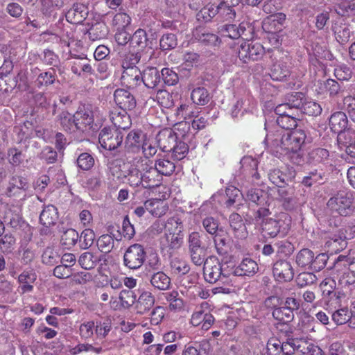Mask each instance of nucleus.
<instances>
[{
    "instance_id": "nucleus-1",
    "label": "nucleus",
    "mask_w": 355,
    "mask_h": 355,
    "mask_svg": "<svg viewBox=\"0 0 355 355\" xmlns=\"http://www.w3.org/2000/svg\"><path fill=\"white\" fill-rule=\"evenodd\" d=\"M352 202L353 196L352 193L340 191L329 199L327 206L332 213L347 216L353 212Z\"/></svg>"
},
{
    "instance_id": "nucleus-2",
    "label": "nucleus",
    "mask_w": 355,
    "mask_h": 355,
    "mask_svg": "<svg viewBox=\"0 0 355 355\" xmlns=\"http://www.w3.org/2000/svg\"><path fill=\"white\" fill-rule=\"evenodd\" d=\"M203 275L207 282L214 284L228 277L230 275V272L223 268L216 257L209 256L203 264Z\"/></svg>"
},
{
    "instance_id": "nucleus-3",
    "label": "nucleus",
    "mask_w": 355,
    "mask_h": 355,
    "mask_svg": "<svg viewBox=\"0 0 355 355\" xmlns=\"http://www.w3.org/2000/svg\"><path fill=\"white\" fill-rule=\"evenodd\" d=\"M146 252L144 246L139 243L130 245L123 254V265L130 270H137L144 264Z\"/></svg>"
},
{
    "instance_id": "nucleus-4",
    "label": "nucleus",
    "mask_w": 355,
    "mask_h": 355,
    "mask_svg": "<svg viewBox=\"0 0 355 355\" xmlns=\"http://www.w3.org/2000/svg\"><path fill=\"white\" fill-rule=\"evenodd\" d=\"M123 135L121 130L105 127L98 134V141L105 150H114L122 145Z\"/></svg>"
},
{
    "instance_id": "nucleus-5",
    "label": "nucleus",
    "mask_w": 355,
    "mask_h": 355,
    "mask_svg": "<svg viewBox=\"0 0 355 355\" xmlns=\"http://www.w3.org/2000/svg\"><path fill=\"white\" fill-rule=\"evenodd\" d=\"M265 53L263 46L259 43L243 42L239 46L238 56L244 63L250 60L257 61L262 58Z\"/></svg>"
},
{
    "instance_id": "nucleus-6",
    "label": "nucleus",
    "mask_w": 355,
    "mask_h": 355,
    "mask_svg": "<svg viewBox=\"0 0 355 355\" xmlns=\"http://www.w3.org/2000/svg\"><path fill=\"white\" fill-rule=\"evenodd\" d=\"M306 138V135L303 130L295 129L285 131L284 139H283V151L287 154L290 151L301 150Z\"/></svg>"
},
{
    "instance_id": "nucleus-7",
    "label": "nucleus",
    "mask_w": 355,
    "mask_h": 355,
    "mask_svg": "<svg viewBox=\"0 0 355 355\" xmlns=\"http://www.w3.org/2000/svg\"><path fill=\"white\" fill-rule=\"evenodd\" d=\"M75 121L76 130L82 132L89 130L94 123V115L92 110L88 105H83L78 107L73 114Z\"/></svg>"
},
{
    "instance_id": "nucleus-8",
    "label": "nucleus",
    "mask_w": 355,
    "mask_h": 355,
    "mask_svg": "<svg viewBox=\"0 0 355 355\" xmlns=\"http://www.w3.org/2000/svg\"><path fill=\"white\" fill-rule=\"evenodd\" d=\"M141 167L143 182L142 188L152 189L157 187L161 184L162 178L151 164L146 162L142 164Z\"/></svg>"
},
{
    "instance_id": "nucleus-9",
    "label": "nucleus",
    "mask_w": 355,
    "mask_h": 355,
    "mask_svg": "<svg viewBox=\"0 0 355 355\" xmlns=\"http://www.w3.org/2000/svg\"><path fill=\"white\" fill-rule=\"evenodd\" d=\"M351 263L350 258L344 255L338 256L334 262V270L339 272L344 270L342 279H340L339 281L345 285H351L355 282V273L354 271L349 270Z\"/></svg>"
},
{
    "instance_id": "nucleus-10",
    "label": "nucleus",
    "mask_w": 355,
    "mask_h": 355,
    "mask_svg": "<svg viewBox=\"0 0 355 355\" xmlns=\"http://www.w3.org/2000/svg\"><path fill=\"white\" fill-rule=\"evenodd\" d=\"M272 273L279 282H290L294 277V270L291 262L284 259L274 263Z\"/></svg>"
},
{
    "instance_id": "nucleus-11",
    "label": "nucleus",
    "mask_w": 355,
    "mask_h": 355,
    "mask_svg": "<svg viewBox=\"0 0 355 355\" xmlns=\"http://www.w3.org/2000/svg\"><path fill=\"white\" fill-rule=\"evenodd\" d=\"M114 98L116 104L121 110L131 111L137 105L135 96L130 92L124 89H116L114 93Z\"/></svg>"
},
{
    "instance_id": "nucleus-12",
    "label": "nucleus",
    "mask_w": 355,
    "mask_h": 355,
    "mask_svg": "<svg viewBox=\"0 0 355 355\" xmlns=\"http://www.w3.org/2000/svg\"><path fill=\"white\" fill-rule=\"evenodd\" d=\"M29 187L26 178L20 175H13L10 178L6 194L9 197L25 196V191Z\"/></svg>"
},
{
    "instance_id": "nucleus-13",
    "label": "nucleus",
    "mask_w": 355,
    "mask_h": 355,
    "mask_svg": "<svg viewBox=\"0 0 355 355\" xmlns=\"http://www.w3.org/2000/svg\"><path fill=\"white\" fill-rule=\"evenodd\" d=\"M286 16L284 13L277 12L268 16L263 21L262 28L269 33L279 32L284 27Z\"/></svg>"
},
{
    "instance_id": "nucleus-14",
    "label": "nucleus",
    "mask_w": 355,
    "mask_h": 355,
    "mask_svg": "<svg viewBox=\"0 0 355 355\" xmlns=\"http://www.w3.org/2000/svg\"><path fill=\"white\" fill-rule=\"evenodd\" d=\"M156 140L162 151L170 152L174 148V144L178 140V136L172 129L166 128L158 132Z\"/></svg>"
},
{
    "instance_id": "nucleus-15",
    "label": "nucleus",
    "mask_w": 355,
    "mask_h": 355,
    "mask_svg": "<svg viewBox=\"0 0 355 355\" xmlns=\"http://www.w3.org/2000/svg\"><path fill=\"white\" fill-rule=\"evenodd\" d=\"M288 172H284L279 168L270 170L268 177L270 181L277 187L287 184L295 176V171L291 168H287Z\"/></svg>"
},
{
    "instance_id": "nucleus-16",
    "label": "nucleus",
    "mask_w": 355,
    "mask_h": 355,
    "mask_svg": "<svg viewBox=\"0 0 355 355\" xmlns=\"http://www.w3.org/2000/svg\"><path fill=\"white\" fill-rule=\"evenodd\" d=\"M155 302V296L150 291H143L135 304L136 313L139 315H144L148 313L153 307Z\"/></svg>"
},
{
    "instance_id": "nucleus-17",
    "label": "nucleus",
    "mask_w": 355,
    "mask_h": 355,
    "mask_svg": "<svg viewBox=\"0 0 355 355\" xmlns=\"http://www.w3.org/2000/svg\"><path fill=\"white\" fill-rule=\"evenodd\" d=\"M142 73L138 67L123 68L121 81L129 89H135L141 83Z\"/></svg>"
},
{
    "instance_id": "nucleus-18",
    "label": "nucleus",
    "mask_w": 355,
    "mask_h": 355,
    "mask_svg": "<svg viewBox=\"0 0 355 355\" xmlns=\"http://www.w3.org/2000/svg\"><path fill=\"white\" fill-rule=\"evenodd\" d=\"M285 222L282 218H266L262 221V231L264 236L270 238L276 237L278 234L285 230Z\"/></svg>"
},
{
    "instance_id": "nucleus-19",
    "label": "nucleus",
    "mask_w": 355,
    "mask_h": 355,
    "mask_svg": "<svg viewBox=\"0 0 355 355\" xmlns=\"http://www.w3.org/2000/svg\"><path fill=\"white\" fill-rule=\"evenodd\" d=\"M347 236L343 230H339L325 243V247L331 253H338L345 249L347 245Z\"/></svg>"
},
{
    "instance_id": "nucleus-20",
    "label": "nucleus",
    "mask_w": 355,
    "mask_h": 355,
    "mask_svg": "<svg viewBox=\"0 0 355 355\" xmlns=\"http://www.w3.org/2000/svg\"><path fill=\"white\" fill-rule=\"evenodd\" d=\"M144 142V135L141 132L134 130L128 134L124 142V147L128 153H137L140 151Z\"/></svg>"
},
{
    "instance_id": "nucleus-21",
    "label": "nucleus",
    "mask_w": 355,
    "mask_h": 355,
    "mask_svg": "<svg viewBox=\"0 0 355 355\" xmlns=\"http://www.w3.org/2000/svg\"><path fill=\"white\" fill-rule=\"evenodd\" d=\"M87 7L81 3H75L66 13V19L71 24H77L83 22L87 17Z\"/></svg>"
},
{
    "instance_id": "nucleus-22",
    "label": "nucleus",
    "mask_w": 355,
    "mask_h": 355,
    "mask_svg": "<svg viewBox=\"0 0 355 355\" xmlns=\"http://www.w3.org/2000/svg\"><path fill=\"white\" fill-rule=\"evenodd\" d=\"M141 83L148 89L156 90L161 83V74L155 67L146 69L141 76Z\"/></svg>"
},
{
    "instance_id": "nucleus-23",
    "label": "nucleus",
    "mask_w": 355,
    "mask_h": 355,
    "mask_svg": "<svg viewBox=\"0 0 355 355\" xmlns=\"http://www.w3.org/2000/svg\"><path fill=\"white\" fill-rule=\"evenodd\" d=\"M71 69L73 73L78 76L87 74L94 75L95 72V69L90 63V61L85 57H76L73 61Z\"/></svg>"
},
{
    "instance_id": "nucleus-24",
    "label": "nucleus",
    "mask_w": 355,
    "mask_h": 355,
    "mask_svg": "<svg viewBox=\"0 0 355 355\" xmlns=\"http://www.w3.org/2000/svg\"><path fill=\"white\" fill-rule=\"evenodd\" d=\"M110 119L115 127V129L126 130L132 124L131 119L127 111L114 110L110 113Z\"/></svg>"
},
{
    "instance_id": "nucleus-25",
    "label": "nucleus",
    "mask_w": 355,
    "mask_h": 355,
    "mask_svg": "<svg viewBox=\"0 0 355 355\" xmlns=\"http://www.w3.org/2000/svg\"><path fill=\"white\" fill-rule=\"evenodd\" d=\"M259 271L257 263L251 258H244L240 264L234 269L235 276H253Z\"/></svg>"
},
{
    "instance_id": "nucleus-26",
    "label": "nucleus",
    "mask_w": 355,
    "mask_h": 355,
    "mask_svg": "<svg viewBox=\"0 0 355 355\" xmlns=\"http://www.w3.org/2000/svg\"><path fill=\"white\" fill-rule=\"evenodd\" d=\"M278 199L282 202V205L286 210H291L295 205L294 189L293 187L284 186L277 187Z\"/></svg>"
},
{
    "instance_id": "nucleus-27",
    "label": "nucleus",
    "mask_w": 355,
    "mask_h": 355,
    "mask_svg": "<svg viewBox=\"0 0 355 355\" xmlns=\"http://www.w3.org/2000/svg\"><path fill=\"white\" fill-rule=\"evenodd\" d=\"M58 220V209L52 205L45 206L40 215V222L42 225L53 226Z\"/></svg>"
},
{
    "instance_id": "nucleus-28",
    "label": "nucleus",
    "mask_w": 355,
    "mask_h": 355,
    "mask_svg": "<svg viewBox=\"0 0 355 355\" xmlns=\"http://www.w3.org/2000/svg\"><path fill=\"white\" fill-rule=\"evenodd\" d=\"M348 120L346 114L343 112H336L332 114L329 119V126L335 133H339L346 129Z\"/></svg>"
},
{
    "instance_id": "nucleus-29",
    "label": "nucleus",
    "mask_w": 355,
    "mask_h": 355,
    "mask_svg": "<svg viewBox=\"0 0 355 355\" xmlns=\"http://www.w3.org/2000/svg\"><path fill=\"white\" fill-rule=\"evenodd\" d=\"M150 282L153 287L159 291L168 290L171 285V278L162 271L153 273Z\"/></svg>"
},
{
    "instance_id": "nucleus-30",
    "label": "nucleus",
    "mask_w": 355,
    "mask_h": 355,
    "mask_svg": "<svg viewBox=\"0 0 355 355\" xmlns=\"http://www.w3.org/2000/svg\"><path fill=\"white\" fill-rule=\"evenodd\" d=\"M148 41L146 32L144 29L139 28L131 37L130 49L143 52L147 46Z\"/></svg>"
},
{
    "instance_id": "nucleus-31",
    "label": "nucleus",
    "mask_w": 355,
    "mask_h": 355,
    "mask_svg": "<svg viewBox=\"0 0 355 355\" xmlns=\"http://www.w3.org/2000/svg\"><path fill=\"white\" fill-rule=\"evenodd\" d=\"M325 173L322 171L315 169L304 176L301 180V184L306 187H311L316 184H322L326 180Z\"/></svg>"
},
{
    "instance_id": "nucleus-32",
    "label": "nucleus",
    "mask_w": 355,
    "mask_h": 355,
    "mask_svg": "<svg viewBox=\"0 0 355 355\" xmlns=\"http://www.w3.org/2000/svg\"><path fill=\"white\" fill-rule=\"evenodd\" d=\"M229 223L236 237L245 238L246 235L245 225L241 215L237 213L231 214L229 217Z\"/></svg>"
},
{
    "instance_id": "nucleus-33",
    "label": "nucleus",
    "mask_w": 355,
    "mask_h": 355,
    "mask_svg": "<svg viewBox=\"0 0 355 355\" xmlns=\"http://www.w3.org/2000/svg\"><path fill=\"white\" fill-rule=\"evenodd\" d=\"M188 243L189 250L204 248H208L210 240L204 233L200 234L197 232H193L189 236Z\"/></svg>"
},
{
    "instance_id": "nucleus-34",
    "label": "nucleus",
    "mask_w": 355,
    "mask_h": 355,
    "mask_svg": "<svg viewBox=\"0 0 355 355\" xmlns=\"http://www.w3.org/2000/svg\"><path fill=\"white\" fill-rule=\"evenodd\" d=\"M102 257V255H97L91 252H85L79 257L78 263L83 269L91 270L96 267L97 263L101 261Z\"/></svg>"
},
{
    "instance_id": "nucleus-35",
    "label": "nucleus",
    "mask_w": 355,
    "mask_h": 355,
    "mask_svg": "<svg viewBox=\"0 0 355 355\" xmlns=\"http://www.w3.org/2000/svg\"><path fill=\"white\" fill-rule=\"evenodd\" d=\"M127 183L132 187H142L141 168L139 169L137 166L131 164L126 170L125 177Z\"/></svg>"
},
{
    "instance_id": "nucleus-36",
    "label": "nucleus",
    "mask_w": 355,
    "mask_h": 355,
    "mask_svg": "<svg viewBox=\"0 0 355 355\" xmlns=\"http://www.w3.org/2000/svg\"><path fill=\"white\" fill-rule=\"evenodd\" d=\"M290 70L285 62H277L272 65L270 76L273 80L283 81L289 76Z\"/></svg>"
},
{
    "instance_id": "nucleus-37",
    "label": "nucleus",
    "mask_w": 355,
    "mask_h": 355,
    "mask_svg": "<svg viewBox=\"0 0 355 355\" xmlns=\"http://www.w3.org/2000/svg\"><path fill=\"white\" fill-rule=\"evenodd\" d=\"M313 252L308 248H303L300 250L295 257L296 264L300 268L311 270V266L313 260Z\"/></svg>"
},
{
    "instance_id": "nucleus-38",
    "label": "nucleus",
    "mask_w": 355,
    "mask_h": 355,
    "mask_svg": "<svg viewBox=\"0 0 355 355\" xmlns=\"http://www.w3.org/2000/svg\"><path fill=\"white\" fill-rule=\"evenodd\" d=\"M87 33L91 40H98L106 37L108 33V28L103 22H96L92 25Z\"/></svg>"
},
{
    "instance_id": "nucleus-39",
    "label": "nucleus",
    "mask_w": 355,
    "mask_h": 355,
    "mask_svg": "<svg viewBox=\"0 0 355 355\" xmlns=\"http://www.w3.org/2000/svg\"><path fill=\"white\" fill-rule=\"evenodd\" d=\"M329 151L324 148H315L311 150L307 155V162L313 165L324 163L328 160Z\"/></svg>"
},
{
    "instance_id": "nucleus-40",
    "label": "nucleus",
    "mask_w": 355,
    "mask_h": 355,
    "mask_svg": "<svg viewBox=\"0 0 355 355\" xmlns=\"http://www.w3.org/2000/svg\"><path fill=\"white\" fill-rule=\"evenodd\" d=\"M191 98L193 102L198 105H207L211 98L208 90L202 87L193 89L191 94Z\"/></svg>"
},
{
    "instance_id": "nucleus-41",
    "label": "nucleus",
    "mask_w": 355,
    "mask_h": 355,
    "mask_svg": "<svg viewBox=\"0 0 355 355\" xmlns=\"http://www.w3.org/2000/svg\"><path fill=\"white\" fill-rule=\"evenodd\" d=\"M57 118L58 122L66 132H73L76 130L74 118L69 112L65 110L61 112Z\"/></svg>"
},
{
    "instance_id": "nucleus-42",
    "label": "nucleus",
    "mask_w": 355,
    "mask_h": 355,
    "mask_svg": "<svg viewBox=\"0 0 355 355\" xmlns=\"http://www.w3.org/2000/svg\"><path fill=\"white\" fill-rule=\"evenodd\" d=\"M217 7L215 4H208L202 8L196 15V19L199 21L208 22L214 17L217 21Z\"/></svg>"
},
{
    "instance_id": "nucleus-43",
    "label": "nucleus",
    "mask_w": 355,
    "mask_h": 355,
    "mask_svg": "<svg viewBox=\"0 0 355 355\" xmlns=\"http://www.w3.org/2000/svg\"><path fill=\"white\" fill-rule=\"evenodd\" d=\"M221 31L225 36L235 40L244 35L245 26L243 24H240L239 26L236 24H225L222 27Z\"/></svg>"
},
{
    "instance_id": "nucleus-44",
    "label": "nucleus",
    "mask_w": 355,
    "mask_h": 355,
    "mask_svg": "<svg viewBox=\"0 0 355 355\" xmlns=\"http://www.w3.org/2000/svg\"><path fill=\"white\" fill-rule=\"evenodd\" d=\"M225 193L227 198L225 202L226 206L227 207L234 206L239 209L242 200V193L240 190L234 187H230L226 189Z\"/></svg>"
},
{
    "instance_id": "nucleus-45",
    "label": "nucleus",
    "mask_w": 355,
    "mask_h": 355,
    "mask_svg": "<svg viewBox=\"0 0 355 355\" xmlns=\"http://www.w3.org/2000/svg\"><path fill=\"white\" fill-rule=\"evenodd\" d=\"M80 239L78 232L74 229L65 230L61 236L60 244L67 249L73 247Z\"/></svg>"
},
{
    "instance_id": "nucleus-46",
    "label": "nucleus",
    "mask_w": 355,
    "mask_h": 355,
    "mask_svg": "<svg viewBox=\"0 0 355 355\" xmlns=\"http://www.w3.org/2000/svg\"><path fill=\"white\" fill-rule=\"evenodd\" d=\"M217 7V21H232L236 17V6L228 5H216Z\"/></svg>"
},
{
    "instance_id": "nucleus-47",
    "label": "nucleus",
    "mask_w": 355,
    "mask_h": 355,
    "mask_svg": "<svg viewBox=\"0 0 355 355\" xmlns=\"http://www.w3.org/2000/svg\"><path fill=\"white\" fill-rule=\"evenodd\" d=\"M353 315L355 316V310L349 311L347 308L344 307L335 311L331 317L336 324L341 325L349 322Z\"/></svg>"
},
{
    "instance_id": "nucleus-48",
    "label": "nucleus",
    "mask_w": 355,
    "mask_h": 355,
    "mask_svg": "<svg viewBox=\"0 0 355 355\" xmlns=\"http://www.w3.org/2000/svg\"><path fill=\"white\" fill-rule=\"evenodd\" d=\"M272 317L275 320L281 323H288L294 318V314L289 309L284 306L275 308L272 312Z\"/></svg>"
},
{
    "instance_id": "nucleus-49",
    "label": "nucleus",
    "mask_w": 355,
    "mask_h": 355,
    "mask_svg": "<svg viewBox=\"0 0 355 355\" xmlns=\"http://www.w3.org/2000/svg\"><path fill=\"white\" fill-rule=\"evenodd\" d=\"M305 96L302 92H293L286 96V103L293 110H300L303 105Z\"/></svg>"
},
{
    "instance_id": "nucleus-50",
    "label": "nucleus",
    "mask_w": 355,
    "mask_h": 355,
    "mask_svg": "<svg viewBox=\"0 0 355 355\" xmlns=\"http://www.w3.org/2000/svg\"><path fill=\"white\" fill-rule=\"evenodd\" d=\"M156 168L157 171L162 175H170L175 171V166L173 162L168 159H159L155 161V164L153 166Z\"/></svg>"
},
{
    "instance_id": "nucleus-51",
    "label": "nucleus",
    "mask_w": 355,
    "mask_h": 355,
    "mask_svg": "<svg viewBox=\"0 0 355 355\" xmlns=\"http://www.w3.org/2000/svg\"><path fill=\"white\" fill-rule=\"evenodd\" d=\"M338 142L340 148H345L354 144L355 143V131L351 128L339 132L338 134Z\"/></svg>"
},
{
    "instance_id": "nucleus-52",
    "label": "nucleus",
    "mask_w": 355,
    "mask_h": 355,
    "mask_svg": "<svg viewBox=\"0 0 355 355\" xmlns=\"http://www.w3.org/2000/svg\"><path fill=\"white\" fill-rule=\"evenodd\" d=\"M162 204L163 202L160 199H150L146 200L144 205L152 215L159 217L165 213Z\"/></svg>"
},
{
    "instance_id": "nucleus-53",
    "label": "nucleus",
    "mask_w": 355,
    "mask_h": 355,
    "mask_svg": "<svg viewBox=\"0 0 355 355\" xmlns=\"http://www.w3.org/2000/svg\"><path fill=\"white\" fill-rule=\"evenodd\" d=\"M56 80L55 71L51 68L48 71L41 73L37 80L36 83L38 87H48L53 85Z\"/></svg>"
},
{
    "instance_id": "nucleus-54",
    "label": "nucleus",
    "mask_w": 355,
    "mask_h": 355,
    "mask_svg": "<svg viewBox=\"0 0 355 355\" xmlns=\"http://www.w3.org/2000/svg\"><path fill=\"white\" fill-rule=\"evenodd\" d=\"M207 248H208L189 250L192 263L198 266L204 264L207 258Z\"/></svg>"
},
{
    "instance_id": "nucleus-55",
    "label": "nucleus",
    "mask_w": 355,
    "mask_h": 355,
    "mask_svg": "<svg viewBox=\"0 0 355 355\" xmlns=\"http://www.w3.org/2000/svg\"><path fill=\"white\" fill-rule=\"evenodd\" d=\"M275 247L276 248L277 254L280 257H289L295 250L293 244L287 240L277 242Z\"/></svg>"
},
{
    "instance_id": "nucleus-56",
    "label": "nucleus",
    "mask_w": 355,
    "mask_h": 355,
    "mask_svg": "<svg viewBox=\"0 0 355 355\" xmlns=\"http://www.w3.org/2000/svg\"><path fill=\"white\" fill-rule=\"evenodd\" d=\"M284 132H277L275 134H268L265 139V143L268 146L283 150V139H284Z\"/></svg>"
},
{
    "instance_id": "nucleus-57",
    "label": "nucleus",
    "mask_w": 355,
    "mask_h": 355,
    "mask_svg": "<svg viewBox=\"0 0 355 355\" xmlns=\"http://www.w3.org/2000/svg\"><path fill=\"white\" fill-rule=\"evenodd\" d=\"M96 244L101 252L109 253L114 246V241L110 235L103 234L97 239Z\"/></svg>"
},
{
    "instance_id": "nucleus-58",
    "label": "nucleus",
    "mask_w": 355,
    "mask_h": 355,
    "mask_svg": "<svg viewBox=\"0 0 355 355\" xmlns=\"http://www.w3.org/2000/svg\"><path fill=\"white\" fill-rule=\"evenodd\" d=\"M177 45V37L173 33H165L159 40V46L162 51L172 50L175 49Z\"/></svg>"
},
{
    "instance_id": "nucleus-59",
    "label": "nucleus",
    "mask_w": 355,
    "mask_h": 355,
    "mask_svg": "<svg viewBox=\"0 0 355 355\" xmlns=\"http://www.w3.org/2000/svg\"><path fill=\"white\" fill-rule=\"evenodd\" d=\"M275 122L279 127L282 129L287 130V131L296 128L297 125V118L295 114H286V116H277Z\"/></svg>"
},
{
    "instance_id": "nucleus-60",
    "label": "nucleus",
    "mask_w": 355,
    "mask_h": 355,
    "mask_svg": "<svg viewBox=\"0 0 355 355\" xmlns=\"http://www.w3.org/2000/svg\"><path fill=\"white\" fill-rule=\"evenodd\" d=\"M119 300L121 306L125 309H129L132 305L135 304L137 295L133 291L122 290L119 293Z\"/></svg>"
},
{
    "instance_id": "nucleus-61",
    "label": "nucleus",
    "mask_w": 355,
    "mask_h": 355,
    "mask_svg": "<svg viewBox=\"0 0 355 355\" xmlns=\"http://www.w3.org/2000/svg\"><path fill=\"white\" fill-rule=\"evenodd\" d=\"M79 245L81 249H88L94 243L95 239L94 232L91 229L84 230L79 236Z\"/></svg>"
},
{
    "instance_id": "nucleus-62",
    "label": "nucleus",
    "mask_w": 355,
    "mask_h": 355,
    "mask_svg": "<svg viewBox=\"0 0 355 355\" xmlns=\"http://www.w3.org/2000/svg\"><path fill=\"white\" fill-rule=\"evenodd\" d=\"M170 266L172 272L177 275H184L190 270V267L186 261L178 258L173 259Z\"/></svg>"
},
{
    "instance_id": "nucleus-63",
    "label": "nucleus",
    "mask_w": 355,
    "mask_h": 355,
    "mask_svg": "<svg viewBox=\"0 0 355 355\" xmlns=\"http://www.w3.org/2000/svg\"><path fill=\"white\" fill-rule=\"evenodd\" d=\"M141 51L137 50H130V52L125 55L122 67L123 68L128 67H137L136 65L138 64L141 58Z\"/></svg>"
},
{
    "instance_id": "nucleus-64",
    "label": "nucleus",
    "mask_w": 355,
    "mask_h": 355,
    "mask_svg": "<svg viewBox=\"0 0 355 355\" xmlns=\"http://www.w3.org/2000/svg\"><path fill=\"white\" fill-rule=\"evenodd\" d=\"M131 23L130 17L125 12L116 13L112 19V26L116 27V30L125 29Z\"/></svg>"
}]
</instances>
